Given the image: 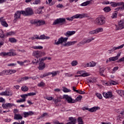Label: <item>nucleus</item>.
<instances>
[{
    "label": "nucleus",
    "mask_w": 124,
    "mask_h": 124,
    "mask_svg": "<svg viewBox=\"0 0 124 124\" xmlns=\"http://www.w3.org/2000/svg\"><path fill=\"white\" fill-rule=\"evenodd\" d=\"M124 44H123L120 46H114L113 47L112 49L108 50L109 54H112V52H114V51H116V50H118L119 49H123L124 48Z\"/></svg>",
    "instance_id": "9d476101"
},
{
    "label": "nucleus",
    "mask_w": 124,
    "mask_h": 124,
    "mask_svg": "<svg viewBox=\"0 0 124 124\" xmlns=\"http://www.w3.org/2000/svg\"><path fill=\"white\" fill-rule=\"evenodd\" d=\"M103 95L105 98H111V97H113V94H112V92H104L103 93Z\"/></svg>",
    "instance_id": "f8f14e48"
},
{
    "label": "nucleus",
    "mask_w": 124,
    "mask_h": 124,
    "mask_svg": "<svg viewBox=\"0 0 124 124\" xmlns=\"http://www.w3.org/2000/svg\"><path fill=\"white\" fill-rule=\"evenodd\" d=\"M0 95H5L6 96H9L12 95V92L9 90H6L4 92L0 93Z\"/></svg>",
    "instance_id": "1a4fd4ad"
},
{
    "label": "nucleus",
    "mask_w": 124,
    "mask_h": 124,
    "mask_svg": "<svg viewBox=\"0 0 124 124\" xmlns=\"http://www.w3.org/2000/svg\"><path fill=\"white\" fill-rule=\"evenodd\" d=\"M93 65H92V62L88 63L85 65V67H89V66H93Z\"/></svg>",
    "instance_id": "69168bd1"
},
{
    "label": "nucleus",
    "mask_w": 124,
    "mask_h": 124,
    "mask_svg": "<svg viewBox=\"0 0 124 124\" xmlns=\"http://www.w3.org/2000/svg\"><path fill=\"white\" fill-rule=\"evenodd\" d=\"M14 120H16L17 121H19V120H22L23 116L21 115L20 114H15L14 115Z\"/></svg>",
    "instance_id": "aec40b11"
},
{
    "label": "nucleus",
    "mask_w": 124,
    "mask_h": 124,
    "mask_svg": "<svg viewBox=\"0 0 124 124\" xmlns=\"http://www.w3.org/2000/svg\"><path fill=\"white\" fill-rule=\"evenodd\" d=\"M80 76L81 77H86L87 76H90V74L87 73H83L80 75Z\"/></svg>",
    "instance_id": "6e6d98bb"
},
{
    "label": "nucleus",
    "mask_w": 124,
    "mask_h": 124,
    "mask_svg": "<svg viewBox=\"0 0 124 124\" xmlns=\"http://www.w3.org/2000/svg\"><path fill=\"white\" fill-rule=\"evenodd\" d=\"M117 16H118V14L117 13V12L115 11L114 13L112 14L111 18L112 19H115V18H116Z\"/></svg>",
    "instance_id": "37998d69"
},
{
    "label": "nucleus",
    "mask_w": 124,
    "mask_h": 124,
    "mask_svg": "<svg viewBox=\"0 0 124 124\" xmlns=\"http://www.w3.org/2000/svg\"><path fill=\"white\" fill-rule=\"evenodd\" d=\"M67 40H68V37L64 38L63 37H61V38H59L57 42V40H55V42L54 44H55V45H60V44H62L63 43H65L64 44H63V46L64 47H69V46H72V45L76 44V43L77 42V41L67 42Z\"/></svg>",
    "instance_id": "f257e3e1"
},
{
    "label": "nucleus",
    "mask_w": 124,
    "mask_h": 124,
    "mask_svg": "<svg viewBox=\"0 0 124 124\" xmlns=\"http://www.w3.org/2000/svg\"><path fill=\"white\" fill-rule=\"evenodd\" d=\"M39 62L38 58H36L32 60V63H33V64H36V63H38Z\"/></svg>",
    "instance_id": "a19ab883"
},
{
    "label": "nucleus",
    "mask_w": 124,
    "mask_h": 124,
    "mask_svg": "<svg viewBox=\"0 0 124 124\" xmlns=\"http://www.w3.org/2000/svg\"><path fill=\"white\" fill-rule=\"evenodd\" d=\"M103 10L105 12H106V13L110 12V11H111V8H110V7L109 6H107L105 7L103 9Z\"/></svg>",
    "instance_id": "72a5a7b5"
},
{
    "label": "nucleus",
    "mask_w": 124,
    "mask_h": 124,
    "mask_svg": "<svg viewBox=\"0 0 124 124\" xmlns=\"http://www.w3.org/2000/svg\"><path fill=\"white\" fill-rule=\"evenodd\" d=\"M1 25H2L3 27H5V28H7V27H8V24L5 21V19H3L1 22Z\"/></svg>",
    "instance_id": "bb28decb"
},
{
    "label": "nucleus",
    "mask_w": 124,
    "mask_h": 124,
    "mask_svg": "<svg viewBox=\"0 0 124 124\" xmlns=\"http://www.w3.org/2000/svg\"><path fill=\"white\" fill-rule=\"evenodd\" d=\"M96 80L94 78H89L87 80V83H94Z\"/></svg>",
    "instance_id": "a878e982"
},
{
    "label": "nucleus",
    "mask_w": 124,
    "mask_h": 124,
    "mask_svg": "<svg viewBox=\"0 0 124 124\" xmlns=\"http://www.w3.org/2000/svg\"><path fill=\"white\" fill-rule=\"evenodd\" d=\"M21 91L22 92H28L29 91V88L27 86H23L21 87Z\"/></svg>",
    "instance_id": "f704fd0d"
},
{
    "label": "nucleus",
    "mask_w": 124,
    "mask_h": 124,
    "mask_svg": "<svg viewBox=\"0 0 124 124\" xmlns=\"http://www.w3.org/2000/svg\"><path fill=\"white\" fill-rule=\"evenodd\" d=\"M117 93L121 96H124V90H117Z\"/></svg>",
    "instance_id": "2f4dec72"
},
{
    "label": "nucleus",
    "mask_w": 124,
    "mask_h": 124,
    "mask_svg": "<svg viewBox=\"0 0 124 124\" xmlns=\"http://www.w3.org/2000/svg\"><path fill=\"white\" fill-rule=\"evenodd\" d=\"M30 24H31L32 25H35V26L37 27V19H32L30 21Z\"/></svg>",
    "instance_id": "7c9ffc66"
},
{
    "label": "nucleus",
    "mask_w": 124,
    "mask_h": 124,
    "mask_svg": "<svg viewBox=\"0 0 124 124\" xmlns=\"http://www.w3.org/2000/svg\"><path fill=\"white\" fill-rule=\"evenodd\" d=\"M16 53L13 52H1L0 53V56H3L4 57H6V56L10 57L11 56H16Z\"/></svg>",
    "instance_id": "0eeeda50"
},
{
    "label": "nucleus",
    "mask_w": 124,
    "mask_h": 124,
    "mask_svg": "<svg viewBox=\"0 0 124 124\" xmlns=\"http://www.w3.org/2000/svg\"><path fill=\"white\" fill-rule=\"evenodd\" d=\"M21 14H22V11H16V12L15 13L14 16L15 18L14 20L15 21V22H16L18 20V19H20V18H21Z\"/></svg>",
    "instance_id": "6e6552de"
},
{
    "label": "nucleus",
    "mask_w": 124,
    "mask_h": 124,
    "mask_svg": "<svg viewBox=\"0 0 124 124\" xmlns=\"http://www.w3.org/2000/svg\"><path fill=\"white\" fill-rule=\"evenodd\" d=\"M14 34H15V32L14 31H10V32H7L6 33V36H9L10 35H14Z\"/></svg>",
    "instance_id": "79ce46f5"
},
{
    "label": "nucleus",
    "mask_w": 124,
    "mask_h": 124,
    "mask_svg": "<svg viewBox=\"0 0 124 124\" xmlns=\"http://www.w3.org/2000/svg\"><path fill=\"white\" fill-rule=\"evenodd\" d=\"M23 81H24V79L23 78H18L17 80V82L18 83H20L21 82H23Z\"/></svg>",
    "instance_id": "e2e57ef3"
},
{
    "label": "nucleus",
    "mask_w": 124,
    "mask_h": 124,
    "mask_svg": "<svg viewBox=\"0 0 124 124\" xmlns=\"http://www.w3.org/2000/svg\"><path fill=\"white\" fill-rule=\"evenodd\" d=\"M119 27H117V25H116V31H119L120 30H122L124 28V20H120V21L118 23Z\"/></svg>",
    "instance_id": "9b49d317"
},
{
    "label": "nucleus",
    "mask_w": 124,
    "mask_h": 124,
    "mask_svg": "<svg viewBox=\"0 0 124 124\" xmlns=\"http://www.w3.org/2000/svg\"><path fill=\"white\" fill-rule=\"evenodd\" d=\"M27 97H22L23 99H20V100H18L16 101V102L20 103V102H25L26 101V98Z\"/></svg>",
    "instance_id": "49530a36"
},
{
    "label": "nucleus",
    "mask_w": 124,
    "mask_h": 124,
    "mask_svg": "<svg viewBox=\"0 0 124 124\" xmlns=\"http://www.w3.org/2000/svg\"><path fill=\"white\" fill-rule=\"evenodd\" d=\"M85 17V14H78L75 16H72V18L73 19H82V18H84Z\"/></svg>",
    "instance_id": "dca6fc26"
},
{
    "label": "nucleus",
    "mask_w": 124,
    "mask_h": 124,
    "mask_svg": "<svg viewBox=\"0 0 124 124\" xmlns=\"http://www.w3.org/2000/svg\"><path fill=\"white\" fill-rule=\"evenodd\" d=\"M102 31H103V28L99 27L94 30L90 31L89 32V34L90 35H94L95 34H97V33H99V32H102Z\"/></svg>",
    "instance_id": "39448f33"
},
{
    "label": "nucleus",
    "mask_w": 124,
    "mask_h": 124,
    "mask_svg": "<svg viewBox=\"0 0 124 124\" xmlns=\"http://www.w3.org/2000/svg\"><path fill=\"white\" fill-rule=\"evenodd\" d=\"M39 36L37 35H35L31 38L32 40H34V39H38Z\"/></svg>",
    "instance_id": "4d7b16f0"
},
{
    "label": "nucleus",
    "mask_w": 124,
    "mask_h": 124,
    "mask_svg": "<svg viewBox=\"0 0 124 124\" xmlns=\"http://www.w3.org/2000/svg\"><path fill=\"white\" fill-rule=\"evenodd\" d=\"M110 4H111V6L112 7H116L117 6H120V5H122L124 4L123 2H110Z\"/></svg>",
    "instance_id": "ddd939ff"
},
{
    "label": "nucleus",
    "mask_w": 124,
    "mask_h": 124,
    "mask_svg": "<svg viewBox=\"0 0 124 124\" xmlns=\"http://www.w3.org/2000/svg\"><path fill=\"white\" fill-rule=\"evenodd\" d=\"M93 40H94V38H90L86 40L85 41L86 44H87L88 43H90V42H92V41H93Z\"/></svg>",
    "instance_id": "a18cd8bd"
},
{
    "label": "nucleus",
    "mask_w": 124,
    "mask_h": 124,
    "mask_svg": "<svg viewBox=\"0 0 124 124\" xmlns=\"http://www.w3.org/2000/svg\"><path fill=\"white\" fill-rule=\"evenodd\" d=\"M121 56L120 53L117 54V56L113 57H110L109 58V62H115V61H117L119 58H120V56Z\"/></svg>",
    "instance_id": "a211bd4d"
},
{
    "label": "nucleus",
    "mask_w": 124,
    "mask_h": 124,
    "mask_svg": "<svg viewBox=\"0 0 124 124\" xmlns=\"http://www.w3.org/2000/svg\"><path fill=\"white\" fill-rule=\"evenodd\" d=\"M45 23H46L45 21H44V20H37V27H39L40 26L45 25Z\"/></svg>",
    "instance_id": "5701e85b"
},
{
    "label": "nucleus",
    "mask_w": 124,
    "mask_h": 124,
    "mask_svg": "<svg viewBox=\"0 0 124 124\" xmlns=\"http://www.w3.org/2000/svg\"><path fill=\"white\" fill-rule=\"evenodd\" d=\"M0 38H4L5 37V35L2 31H1V33H0Z\"/></svg>",
    "instance_id": "603ef678"
},
{
    "label": "nucleus",
    "mask_w": 124,
    "mask_h": 124,
    "mask_svg": "<svg viewBox=\"0 0 124 124\" xmlns=\"http://www.w3.org/2000/svg\"><path fill=\"white\" fill-rule=\"evenodd\" d=\"M96 95L99 99H102V95L100 93H96Z\"/></svg>",
    "instance_id": "5fc2aeb1"
},
{
    "label": "nucleus",
    "mask_w": 124,
    "mask_h": 124,
    "mask_svg": "<svg viewBox=\"0 0 124 124\" xmlns=\"http://www.w3.org/2000/svg\"><path fill=\"white\" fill-rule=\"evenodd\" d=\"M1 75H9V70H4L1 72Z\"/></svg>",
    "instance_id": "c85d7f7f"
},
{
    "label": "nucleus",
    "mask_w": 124,
    "mask_h": 124,
    "mask_svg": "<svg viewBox=\"0 0 124 124\" xmlns=\"http://www.w3.org/2000/svg\"><path fill=\"white\" fill-rule=\"evenodd\" d=\"M71 64L72 66H76V65L78 64V61L76 60L73 61L71 62Z\"/></svg>",
    "instance_id": "c9c22d12"
},
{
    "label": "nucleus",
    "mask_w": 124,
    "mask_h": 124,
    "mask_svg": "<svg viewBox=\"0 0 124 124\" xmlns=\"http://www.w3.org/2000/svg\"><path fill=\"white\" fill-rule=\"evenodd\" d=\"M78 124H84V123L83 122V119H82V118L81 117L78 118Z\"/></svg>",
    "instance_id": "ea45409f"
},
{
    "label": "nucleus",
    "mask_w": 124,
    "mask_h": 124,
    "mask_svg": "<svg viewBox=\"0 0 124 124\" xmlns=\"http://www.w3.org/2000/svg\"><path fill=\"white\" fill-rule=\"evenodd\" d=\"M50 37L49 36H45V35L43 34V35H41L40 37H39L38 39H42V40H44V39H49Z\"/></svg>",
    "instance_id": "cd10ccee"
},
{
    "label": "nucleus",
    "mask_w": 124,
    "mask_h": 124,
    "mask_svg": "<svg viewBox=\"0 0 124 124\" xmlns=\"http://www.w3.org/2000/svg\"><path fill=\"white\" fill-rule=\"evenodd\" d=\"M60 74V71H55L54 73L50 72V75H52V77H55V76H57V74Z\"/></svg>",
    "instance_id": "e433bc0d"
},
{
    "label": "nucleus",
    "mask_w": 124,
    "mask_h": 124,
    "mask_svg": "<svg viewBox=\"0 0 124 124\" xmlns=\"http://www.w3.org/2000/svg\"><path fill=\"white\" fill-rule=\"evenodd\" d=\"M106 69L104 67H101V66L99 67V71H100V72L104 73V71H105Z\"/></svg>",
    "instance_id": "de8ad7c7"
},
{
    "label": "nucleus",
    "mask_w": 124,
    "mask_h": 124,
    "mask_svg": "<svg viewBox=\"0 0 124 124\" xmlns=\"http://www.w3.org/2000/svg\"><path fill=\"white\" fill-rule=\"evenodd\" d=\"M69 121H70V122L67 123L66 124H76V119L73 118V117H70L69 118Z\"/></svg>",
    "instance_id": "4be33fe9"
},
{
    "label": "nucleus",
    "mask_w": 124,
    "mask_h": 124,
    "mask_svg": "<svg viewBox=\"0 0 124 124\" xmlns=\"http://www.w3.org/2000/svg\"><path fill=\"white\" fill-rule=\"evenodd\" d=\"M63 98H64L68 102V103H75L76 101L73 99L71 97L68 96V95H63Z\"/></svg>",
    "instance_id": "423d86ee"
},
{
    "label": "nucleus",
    "mask_w": 124,
    "mask_h": 124,
    "mask_svg": "<svg viewBox=\"0 0 124 124\" xmlns=\"http://www.w3.org/2000/svg\"><path fill=\"white\" fill-rule=\"evenodd\" d=\"M17 62L18 63V64H20V65H24V63L25 62H28V61H25L24 62L17 61Z\"/></svg>",
    "instance_id": "864d4df0"
},
{
    "label": "nucleus",
    "mask_w": 124,
    "mask_h": 124,
    "mask_svg": "<svg viewBox=\"0 0 124 124\" xmlns=\"http://www.w3.org/2000/svg\"><path fill=\"white\" fill-rule=\"evenodd\" d=\"M98 108L96 107H94L92 108H89V112H95L96 111V110H97Z\"/></svg>",
    "instance_id": "4c0bfd02"
},
{
    "label": "nucleus",
    "mask_w": 124,
    "mask_h": 124,
    "mask_svg": "<svg viewBox=\"0 0 124 124\" xmlns=\"http://www.w3.org/2000/svg\"><path fill=\"white\" fill-rule=\"evenodd\" d=\"M39 3H40V0H35L33 3L34 4H39Z\"/></svg>",
    "instance_id": "338daca9"
},
{
    "label": "nucleus",
    "mask_w": 124,
    "mask_h": 124,
    "mask_svg": "<svg viewBox=\"0 0 124 124\" xmlns=\"http://www.w3.org/2000/svg\"><path fill=\"white\" fill-rule=\"evenodd\" d=\"M91 3V1L88 0L86 1L81 4V6H87V5H89Z\"/></svg>",
    "instance_id": "473e14b6"
},
{
    "label": "nucleus",
    "mask_w": 124,
    "mask_h": 124,
    "mask_svg": "<svg viewBox=\"0 0 124 124\" xmlns=\"http://www.w3.org/2000/svg\"><path fill=\"white\" fill-rule=\"evenodd\" d=\"M9 41H10V42H12V43H13L14 42H16V40L14 38H10Z\"/></svg>",
    "instance_id": "bf43d9fd"
},
{
    "label": "nucleus",
    "mask_w": 124,
    "mask_h": 124,
    "mask_svg": "<svg viewBox=\"0 0 124 124\" xmlns=\"http://www.w3.org/2000/svg\"><path fill=\"white\" fill-rule=\"evenodd\" d=\"M21 13L24 16H31L33 14V11L31 8H27L25 11H22Z\"/></svg>",
    "instance_id": "20e7f679"
},
{
    "label": "nucleus",
    "mask_w": 124,
    "mask_h": 124,
    "mask_svg": "<svg viewBox=\"0 0 124 124\" xmlns=\"http://www.w3.org/2000/svg\"><path fill=\"white\" fill-rule=\"evenodd\" d=\"M65 76H66L67 77H71L73 76V75L72 74H69L68 73L65 74Z\"/></svg>",
    "instance_id": "774afa93"
},
{
    "label": "nucleus",
    "mask_w": 124,
    "mask_h": 124,
    "mask_svg": "<svg viewBox=\"0 0 124 124\" xmlns=\"http://www.w3.org/2000/svg\"><path fill=\"white\" fill-rule=\"evenodd\" d=\"M32 48L33 49H35V50H36L37 49H43V46H33Z\"/></svg>",
    "instance_id": "c03bdc74"
},
{
    "label": "nucleus",
    "mask_w": 124,
    "mask_h": 124,
    "mask_svg": "<svg viewBox=\"0 0 124 124\" xmlns=\"http://www.w3.org/2000/svg\"><path fill=\"white\" fill-rule=\"evenodd\" d=\"M23 115L24 118H27V117H29V116H32L33 112L32 111L24 112Z\"/></svg>",
    "instance_id": "412c9836"
},
{
    "label": "nucleus",
    "mask_w": 124,
    "mask_h": 124,
    "mask_svg": "<svg viewBox=\"0 0 124 124\" xmlns=\"http://www.w3.org/2000/svg\"><path fill=\"white\" fill-rule=\"evenodd\" d=\"M44 85H45V83L43 82H41L40 83L38 84V87H44Z\"/></svg>",
    "instance_id": "052dcab7"
},
{
    "label": "nucleus",
    "mask_w": 124,
    "mask_h": 124,
    "mask_svg": "<svg viewBox=\"0 0 124 124\" xmlns=\"http://www.w3.org/2000/svg\"><path fill=\"white\" fill-rule=\"evenodd\" d=\"M78 93H79L80 94H85V93L84 91H78V92H77Z\"/></svg>",
    "instance_id": "0e129e2a"
},
{
    "label": "nucleus",
    "mask_w": 124,
    "mask_h": 124,
    "mask_svg": "<svg viewBox=\"0 0 124 124\" xmlns=\"http://www.w3.org/2000/svg\"><path fill=\"white\" fill-rule=\"evenodd\" d=\"M45 68V63H42L39 64L38 69L39 70H43Z\"/></svg>",
    "instance_id": "393cba45"
},
{
    "label": "nucleus",
    "mask_w": 124,
    "mask_h": 124,
    "mask_svg": "<svg viewBox=\"0 0 124 124\" xmlns=\"http://www.w3.org/2000/svg\"><path fill=\"white\" fill-rule=\"evenodd\" d=\"M32 56L35 57V58H40L41 57V51L39 50L34 51L32 53Z\"/></svg>",
    "instance_id": "2eb2a0df"
},
{
    "label": "nucleus",
    "mask_w": 124,
    "mask_h": 124,
    "mask_svg": "<svg viewBox=\"0 0 124 124\" xmlns=\"http://www.w3.org/2000/svg\"><path fill=\"white\" fill-rule=\"evenodd\" d=\"M36 94V93L32 92V93H28L27 94L21 95L20 96L21 97H28V96H31L32 95H35Z\"/></svg>",
    "instance_id": "6ab92c4d"
},
{
    "label": "nucleus",
    "mask_w": 124,
    "mask_h": 124,
    "mask_svg": "<svg viewBox=\"0 0 124 124\" xmlns=\"http://www.w3.org/2000/svg\"><path fill=\"white\" fill-rule=\"evenodd\" d=\"M86 44V41H82L81 42L79 43L78 45H79V46H81V45H84Z\"/></svg>",
    "instance_id": "13d9d810"
},
{
    "label": "nucleus",
    "mask_w": 124,
    "mask_h": 124,
    "mask_svg": "<svg viewBox=\"0 0 124 124\" xmlns=\"http://www.w3.org/2000/svg\"><path fill=\"white\" fill-rule=\"evenodd\" d=\"M60 24V25H64L66 24V20L64 18H57L56 20L54 21L53 23V25H58Z\"/></svg>",
    "instance_id": "7ed1b4c3"
},
{
    "label": "nucleus",
    "mask_w": 124,
    "mask_h": 124,
    "mask_svg": "<svg viewBox=\"0 0 124 124\" xmlns=\"http://www.w3.org/2000/svg\"><path fill=\"white\" fill-rule=\"evenodd\" d=\"M106 23V20H105V17L103 16H100L94 21V24L97 26H104Z\"/></svg>",
    "instance_id": "f03ea898"
},
{
    "label": "nucleus",
    "mask_w": 124,
    "mask_h": 124,
    "mask_svg": "<svg viewBox=\"0 0 124 124\" xmlns=\"http://www.w3.org/2000/svg\"><path fill=\"white\" fill-rule=\"evenodd\" d=\"M46 116H49V115H48V113L45 112L41 115L40 118H44V117H46Z\"/></svg>",
    "instance_id": "680f3d73"
},
{
    "label": "nucleus",
    "mask_w": 124,
    "mask_h": 124,
    "mask_svg": "<svg viewBox=\"0 0 124 124\" xmlns=\"http://www.w3.org/2000/svg\"><path fill=\"white\" fill-rule=\"evenodd\" d=\"M13 73H16V70H9V74L10 75H11V74H13Z\"/></svg>",
    "instance_id": "8fccbe9b"
},
{
    "label": "nucleus",
    "mask_w": 124,
    "mask_h": 124,
    "mask_svg": "<svg viewBox=\"0 0 124 124\" xmlns=\"http://www.w3.org/2000/svg\"><path fill=\"white\" fill-rule=\"evenodd\" d=\"M12 106H15V105L9 103L2 105V107L3 109H8V108H11Z\"/></svg>",
    "instance_id": "4468645a"
},
{
    "label": "nucleus",
    "mask_w": 124,
    "mask_h": 124,
    "mask_svg": "<svg viewBox=\"0 0 124 124\" xmlns=\"http://www.w3.org/2000/svg\"><path fill=\"white\" fill-rule=\"evenodd\" d=\"M118 82L112 80H110L108 81V83H106V85L108 86H112V85H117Z\"/></svg>",
    "instance_id": "b1692460"
},
{
    "label": "nucleus",
    "mask_w": 124,
    "mask_h": 124,
    "mask_svg": "<svg viewBox=\"0 0 124 124\" xmlns=\"http://www.w3.org/2000/svg\"><path fill=\"white\" fill-rule=\"evenodd\" d=\"M76 31H67L66 32L64 33L65 36L67 37H69V36H71V35H73V34H75Z\"/></svg>",
    "instance_id": "f3484780"
},
{
    "label": "nucleus",
    "mask_w": 124,
    "mask_h": 124,
    "mask_svg": "<svg viewBox=\"0 0 124 124\" xmlns=\"http://www.w3.org/2000/svg\"><path fill=\"white\" fill-rule=\"evenodd\" d=\"M53 101H54V103L55 104H57V103H58V102H60V101H61V100L60 99L59 97H57L56 99H54Z\"/></svg>",
    "instance_id": "3c124183"
},
{
    "label": "nucleus",
    "mask_w": 124,
    "mask_h": 124,
    "mask_svg": "<svg viewBox=\"0 0 124 124\" xmlns=\"http://www.w3.org/2000/svg\"><path fill=\"white\" fill-rule=\"evenodd\" d=\"M82 98H83L82 95H79L76 98L75 100L76 101V102H77V101H81V100H82Z\"/></svg>",
    "instance_id": "58836bf2"
},
{
    "label": "nucleus",
    "mask_w": 124,
    "mask_h": 124,
    "mask_svg": "<svg viewBox=\"0 0 124 124\" xmlns=\"http://www.w3.org/2000/svg\"><path fill=\"white\" fill-rule=\"evenodd\" d=\"M44 9V7H42L40 8H39L38 9H37L35 11V13L37 14H41L42 12V9Z\"/></svg>",
    "instance_id": "c756f323"
},
{
    "label": "nucleus",
    "mask_w": 124,
    "mask_h": 124,
    "mask_svg": "<svg viewBox=\"0 0 124 124\" xmlns=\"http://www.w3.org/2000/svg\"><path fill=\"white\" fill-rule=\"evenodd\" d=\"M63 92L64 93H70V92H71V90H70V89H68L65 87H64L63 88Z\"/></svg>",
    "instance_id": "09e8293b"
}]
</instances>
